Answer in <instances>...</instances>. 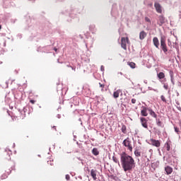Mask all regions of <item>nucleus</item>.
<instances>
[{"label":"nucleus","instance_id":"obj_1","mask_svg":"<svg viewBox=\"0 0 181 181\" xmlns=\"http://www.w3.org/2000/svg\"><path fill=\"white\" fill-rule=\"evenodd\" d=\"M120 160L123 170L125 172H130L134 168H135V160L132 156L127 154L125 152H122L120 155Z\"/></svg>","mask_w":181,"mask_h":181},{"label":"nucleus","instance_id":"obj_2","mask_svg":"<svg viewBox=\"0 0 181 181\" xmlns=\"http://www.w3.org/2000/svg\"><path fill=\"white\" fill-rule=\"evenodd\" d=\"M122 144L124 145V146H125V148H127V149L130 151V152H132L133 148L132 144H131V140H129V137H127L126 139H124Z\"/></svg>","mask_w":181,"mask_h":181},{"label":"nucleus","instance_id":"obj_3","mask_svg":"<svg viewBox=\"0 0 181 181\" xmlns=\"http://www.w3.org/2000/svg\"><path fill=\"white\" fill-rule=\"evenodd\" d=\"M129 43V38L128 37L121 38V47L124 49V50H127V44Z\"/></svg>","mask_w":181,"mask_h":181},{"label":"nucleus","instance_id":"obj_4","mask_svg":"<svg viewBox=\"0 0 181 181\" xmlns=\"http://www.w3.org/2000/svg\"><path fill=\"white\" fill-rule=\"evenodd\" d=\"M160 47L164 53H167L168 46H166V42L165 41V39H163V37H161L160 39Z\"/></svg>","mask_w":181,"mask_h":181},{"label":"nucleus","instance_id":"obj_5","mask_svg":"<svg viewBox=\"0 0 181 181\" xmlns=\"http://www.w3.org/2000/svg\"><path fill=\"white\" fill-rule=\"evenodd\" d=\"M150 144L153 146H156V148H159L160 146V141L154 139H150Z\"/></svg>","mask_w":181,"mask_h":181},{"label":"nucleus","instance_id":"obj_6","mask_svg":"<svg viewBox=\"0 0 181 181\" xmlns=\"http://www.w3.org/2000/svg\"><path fill=\"white\" fill-rule=\"evenodd\" d=\"M151 108L146 107H142L141 110V115L142 117H148V112H149V110Z\"/></svg>","mask_w":181,"mask_h":181},{"label":"nucleus","instance_id":"obj_7","mask_svg":"<svg viewBox=\"0 0 181 181\" xmlns=\"http://www.w3.org/2000/svg\"><path fill=\"white\" fill-rule=\"evenodd\" d=\"M140 122L144 128L148 129V119H146V118L141 117Z\"/></svg>","mask_w":181,"mask_h":181},{"label":"nucleus","instance_id":"obj_8","mask_svg":"<svg viewBox=\"0 0 181 181\" xmlns=\"http://www.w3.org/2000/svg\"><path fill=\"white\" fill-rule=\"evenodd\" d=\"M154 8H156V11L158 13H162V6L160 4L156 2L154 4Z\"/></svg>","mask_w":181,"mask_h":181},{"label":"nucleus","instance_id":"obj_9","mask_svg":"<svg viewBox=\"0 0 181 181\" xmlns=\"http://www.w3.org/2000/svg\"><path fill=\"white\" fill-rule=\"evenodd\" d=\"M163 23H165V16H159L158 21V26H162V25H163Z\"/></svg>","mask_w":181,"mask_h":181},{"label":"nucleus","instance_id":"obj_10","mask_svg":"<svg viewBox=\"0 0 181 181\" xmlns=\"http://www.w3.org/2000/svg\"><path fill=\"white\" fill-rule=\"evenodd\" d=\"M90 176L93 177V180H97V170L92 169L90 170Z\"/></svg>","mask_w":181,"mask_h":181},{"label":"nucleus","instance_id":"obj_11","mask_svg":"<svg viewBox=\"0 0 181 181\" xmlns=\"http://www.w3.org/2000/svg\"><path fill=\"white\" fill-rule=\"evenodd\" d=\"M146 36H148V34L146 33V32H145L144 30L140 32L139 33L140 40H144V39H145Z\"/></svg>","mask_w":181,"mask_h":181},{"label":"nucleus","instance_id":"obj_12","mask_svg":"<svg viewBox=\"0 0 181 181\" xmlns=\"http://www.w3.org/2000/svg\"><path fill=\"white\" fill-rule=\"evenodd\" d=\"M165 171L166 172L167 175H170L172 174V172H173V168L168 165L165 168Z\"/></svg>","mask_w":181,"mask_h":181},{"label":"nucleus","instance_id":"obj_13","mask_svg":"<svg viewBox=\"0 0 181 181\" xmlns=\"http://www.w3.org/2000/svg\"><path fill=\"white\" fill-rule=\"evenodd\" d=\"M153 42L154 46H156V47L157 49H159V40L158 39V37H155L153 39Z\"/></svg>","mask_w":181,"mask_h":181},{"label":"nucleus","instance_id":"obj_14","mask_svg":"<svg viewBox=\"0 0 181 181\" xmlns=\"http://www.w3.org/2000/svg\"><path fill=\"white\" fill-rule=\"evenodd\" d=\"M148 112H149L150 115L151 117H153V118H155L156 119V118H158V115H156V113L152 110V108H150L148 110Z\"/></svg>","mask_w":181,"mask_h":181},{"label":"nucleus","instance_id":"obj_15","mask_svg":"<svg viewBox=\"0 0 181 181\" xmlns=\"http://www.w3.org/2000/svg\"><path fill=\"white\" fill-rule=\"evenodd\" d=\"M32 97H33V93L32 92H30L29 93L28 98L30 100V103L33 105L36 103V100H33V98H32Z\"/></svg>","mask_w":181,"mask_h":181},{"label":"nucleus","instance_id":"obj_16","mask_svg":"<svg viewBox=\"0 0 181 181\" xmlns=\"http://www.w3.org/2000/svg\"><path fill=\"white\" fill-rule=\"evenodd\" d=\"M92 153H93V155H95V156H97L100 155V151H98V148H93L92 150Z\"/></svg>","mask_w":181,"mask_h":181},{"label":"nucleus","instance_id":"obj_17","mask_svg":"<svg viewBox=\"0 0 181 181\" xmlns=\"http://www.w3.org/2000/svg\"><path fill=\"white\" fill-rule=\"evenodd\" d=\"M9 173H11V170H9L6 174H3L1 176V180H4L5 179H6L9 175Z\"/></svg>","mask_w":181,"mask_h":181},{"label":"nucleus","instance_id":"obj_18","mask_svg":"<svg viewBox=\"0 0 181 181\" xmlns=\"http://www.w3.org/2000/svg\"><path fill=\"white\" fill-rule=\"evenodd\" d=\"M158 77L160 80H162V78H163L165 77V73L163 72H160L159 74H158Z\"/></svg>","mask_w":181,"mask_h":181},{"label":"nucleus","instance_id":"obj_19","mask_svg":"<svg viewBox=\"0 0 181 181\" xmlns=\"http://www.w3.org/2000/svg\"><path fill=\"white\" fill-rule=\"evenodd\" d=\"M128 64L132 69H135V66H136L135 62H128Z\"/></svg>","mask_w":181,"mask_h":181},{"label":"nucleus","instance_id":"obj_20","mask_svg":"<svg viewBox=\"0 0 181 181\" xmlns=\"http://www.w3.org/2000/svg\"><path fill=\"white\" fill-rule=\"evenodd\" d=\"M134 155L137 158H139V156H141V153L139 152V150H138V149L135 150Z\"/></svg>","mask_w":181,"mask_h":181},{"label":"nucleus","instance_id":"obj_21","mask_svg":"<svg viewBox=\"0 0 181 181\" xmlns=\"http://www.w3.org/2000/svg\"><path fill=\"white\" fill-rule=\"evenodd\" d=\"M113 97L115 98H118V97H119V93L118 91H115L113 93Z\"/></svg>","mask_w":181,"mask_h":181},{"label":"nucleus","instance_id":"obj_22","mask_svg":"<svg viewBox=\"0 0 181 181\" xmlns=\"http://www.w3.org/2000/svg\"><path fill=\"white\" fill-rule=\"evenodd\" d=\"M122 132H123V134H127V127L125 125H122Z\"/></svg>","mask_w":181,"mask_h":181},{"label":"nucleus","instance_id":"obj_23","mask_svg":"<svg viewBox=\"0 0 181 181\" xmlns=\"http://www.w3.org/2000/svg\"><path fill=\"white\" fill-rule=\"evenodd\" d=\"M165 146H166L167 151H170V144H169V142H166Z\"/></svg>","mask_w":181,"mask_h":181},{"label":"nucleus","instance_id":"obj_24","mask_svg":"<svg viewBox=\"0 0 181 181\" xmlns=\"http://www.w3.org/2000/svg\"><path fill=\"white\" fill-rule=\"evenodd\" d=\"M156 122H157V125H158V127H163V125H162V122L160 121V119H157V121H156Z\"/></svg>","mask_w":181,"mask_h":181},{"label":"nucleus","instance_id":"obj_25","mask_svg":"<svg viewBox=\"0 0 181 181\" xmlns=\"http://www.w3.org/2000/svg\"><path fill=\"white\" fill-rule=\"evenodd\" d=\"M112 159H113V161H114L115 163H118V164L119 165V161L118 160V158H117V157L113 156V157H112Z\"/></svg>","mask_w":181,"mask_h":181},{"label":"nucleus","instance_id":"obj_26","mask_svg":"<svg viewBox=\"0 0 181 181\" xmlns=\"http://www.w3.org/2000/svg\"><path fill=\"white\" fill-rule=\"evenodd\" d=\"M89 29L90 32H94V30L95 29V25H90L89 27Z\"/></svg>","mask_w":181,"mask_h":181},{"label":"nucleus","instance_id":"obj_27","mask_svg":"<svg viewBox=\"0 0 181 181\" xmlns=\"http://www.w3.org/2000/svg\"><path fill=\"white\" fill-rule=\"evenodd\" d=\"M170 78L173 84H175V82H173L174 78H173V72H170Z\"/></svg>","mask_w":181,"mask_h":181},{"label":"nucleus","instance_id":"obj_28","mask_svg":"<svg viewBox=\"0 0 181 181\" xmlns=\"http://www.w3.org/2000/svg\"><path fill=\"white\" fill-rule=\"evenodd\" d=\"M163 88H165V90H168L169 89V86L168 84L165 83L163 85Z\"/></svg>","mask_w":181,"mask_h":181},{"label":"nucleus","instance_id":"obj_29","mask_svg":"<svg viewBox=\"0 0 181 181\" xmlns=\"http://www.w3.org/2000/svg\"><path fill=\"white\" fill-rule=\"evenodd\" d=\"M160 98H161L162 101H163L164 103H166V98H165L164 95H161Z\"/></svg>","mask_w":181,"mask_h":181},{"label":"nucleus","instance_id":"obj_30","mask_svg":"<svg viewBox=\"0 0 181 181\" xmlns=\"http://www.w3.org/2000/svg\"><path fill=\"white\" fill-rule=\"evenodd\" d=\"M145 21H146V22H151V19H149V18H148V17L145 18Z\"/></svg>","mask_w":181,"mask_h":181},{"label":"nucleus","instance_id":"obj_31","mask_svg":"<svg viewBox=\"0 0 181 181\" xmlns=\"http://www.w3.org/2000/svg\"><path fill=\"white\" fill-rule=\"evenodd\" d=\"M132 104H135L136 103V100L134 98L132 99Z\"/></svg>","mask_w":181,"mask_h":181},{"label":"nucleus","instance_id":"obj_32","mask_svg":"<svg viewBox=\"0 0 181 181\" xmlns=\"http://www.w3.org/2000/svg\"><path fill=\"white\" fill-rule=\"evenodd\" d=\"M66 180H70V175H66Z\"/></svg>","mask_w":181,"mask_h":181},{"label":"nucleus","instance_id":"obj_33","mask_svg":"<svg viewBox=\"0 0 181 181\" xmlns=\"http://www.w3.org/2000/svg\"><path fill=\"white\" fill-rule=\"evenodd\" d=\"M175 132H179V128H177V127H175Z\"/></svg>","mask_w":181,"mask_h":181},{"label":"nucleus","instance_id":"obj_34","mask_svg":"<svg viewBox=\"0 0 181 181\" xmlns=\"http://www.w3.org/2000/svg\"><path fill=\"white\" fill-rule=\"evenodd\" d=\"M100 69H101V71H104V66H101V67H100Z\"/></svg>","mask_w":181,"mask_h":181},{"label":"nucleus","instance_id":"obj_35","mask_svg":"<svg viewBox=\"0 0 181 181\" xmlns=\"http://www.w3.org/2000/svg\"><path fill=\"white\" fill-rule=\"evenodd\" d=\"M54 52H57V48L54 47Z\"/></svg>","mask_w":181,"mask_h":181},{"label":"nucleus","instance_id":"obj_36","mask_svg":"<svg viewBox=\"0 0 181 181\" xmlns=\"http://www.w3.org/2000/svg\"><path fill=\"white\" fill-rule=\"evenodd\" d=\"M71 69H72V70L76 71V68H74L73 66H71Z\"/></svg>","mask_w":181,"mask_h":181},{"label":"nucleus","instance_id":"obj_37","mask_svg":"<svg viewBox=\"0 0 181 181\" xmlns=\"http://www.w3.org/2000/svg\"><path fill=\"white\" fill-rule=\"evenodd\" d=\"M100 87H104V85H101V83H100Z\"/></svg>","mask_w":181,"mask_h":181},{"label":"nucleus","instance_id":"obj_38","mask_svg":"<svg viewBox=\"0 0 181 181\" xmlns=\"http://www.w3.org/2000/svg\"><path fill=\"white\" fill-rule=\"evenodd\" d=\"M67 67H71V66H70V65H67Z\"/></svg>","mask_w":181,"mask_h":181},{"label":"nucleus","instance_id":"obj_39","mask_svg":"<svg viewBox=\"0 0 181 181\" xmlns=\"http://www.w3.org/2000/svg\"><path fill=\"white\" fill-rule=\"evenodd\" d=\"M119 74H121V76H122V72H120Z\"/></svg>","mask_w":181,"mask_h":181},{"label":"nucleus","instance_id":"obj_40","mask_svg":"<svg viewBox=\"0 0 181 181\" xmlns=\"http://www.w3.org/2000/svg\"><path fill=\"white\" fill-rule=\"evenodd\" d=\"M54 129L56 130V127H54Z\"/></svg>","mask_w":181,"mask_h":181}]
</instances>
